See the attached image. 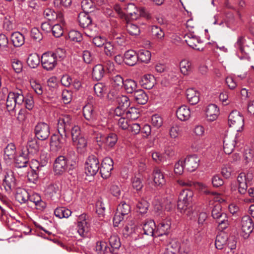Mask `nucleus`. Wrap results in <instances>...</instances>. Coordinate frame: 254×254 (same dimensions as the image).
<instances>
[{
  "instance_id": "nucleus-19",
  "label": "nucleus",
  "mask_w": 254,
  "mask_h": 254,
  "mask_svg": "<svg viewBox=\"0 0 254 254\" xmlns=\"http://www.w3.org/2000/svg\"><path fill=\"white\" fill-rule=\"evenodd\" d=\"M246 40L244 36H240L238 38L237 41L235 44V47L239 50L242 56H239L241 59L249 58V53L245 50V44Z\"/></svg>"
},
{
  "instance_id": "nucleus-20",
  "label": "nucleus",
  "mask_w": 254,
  "mask_h": 254,
  "mask_svg": "<svg viewBox=\"0 0 254 254\" xmlns=\"http://www.w3.org/2000/svg\"><path fill=\"white\" fill-rule=\"evenodd\" d=\"M66 151L65 155L64 156L69 163V170H72L77 165V155L72 148H67Z\"/></svg>"
},
{
  "instance_id": "nucleus-28",
  "label": "nucleus",
  "mask_w": 254,
  "mask_h": 254,
  "mask_svg": "<svg viewBox=\"0 0 254 254\" xmlns=\"http://www.w3.org/2000/svg\"><path fill=\"white\" fill-rule=\"evenodd\" d=\"M140 83L142 87L146 89H150L154 85L155 78L151 74L144 75L140 80Z\"/></svg>"
},
{
  "instance_id": "nucleus-6",
  "label": "nucleus",
  "mask_w": 254,
  "mask_h": 254,
  "mask_svg": "<svg viewBox=\"0 0 254 254\" xmlns=\"http://www.w3.org/2000/svg\"><path fill=\"white\" fill-rule=\"evenodd\" d=\"M99 168L100 164L98 158L94 155L89 156L85 166V172L87 176H93L95 175Z\"/></svg>"
},
{
  "instance_id": "nucleus-60",
  "label": "nucleus",
  "mask_w": 254,
  "mask_h": 254,
  "mask_svg": "<svg viewBox=\"0 0 254 254\" xmlns=\"http://www.w3.org/2000/svg\"><path fill=\"white\" fill-rule=\"evenodd\" d=\"M149 207V204L147 201L144 199H141L136 204V207L138 210V211L140 213H146Z\"/></svg>"
},
{
  "instance_id": "nucleus-35",
  "label": "nucleus",
  "mask_w": 254,
  "mask_h": 254,
  "mask_svg": "<svg viewBox=\"0 0 254 254\" xmlns=\"http://www.w3.org/2000/svg\"><path fill=\"white\" fill-rule=\"evenodd\" d=\"M123 88L127 93L132 94L137 89V83L133 79H127L124 81Z\"/></svg>"
},
{
  "instance_id": "nucleus-51",
  "label": "nucleus",
  "mask_w": 254,
  "mask_h": 254,
  "mask_svg": "<svg viewBox=\"0 0 254 254\" xmlns=\"http://www.w3.org/2000/svg\"><path fill=\"white\" fill-rule=\"evenodd\" d=\"M126 30L132 36L138 35L140 32V28L138 25L131 22H127V23Z\"/></svg>"
},
{
  "instance_id": "nucleus-24",
  "label": "nucleus",
  "mask_w": 254,
  "mask_h": 254,
  "mask_svg": "<svg viewBox=\"0 0 254 254\" xmlns=\"http://www.w3.org/2000/svg\"><path fill=\"white\" fill-rule=\"evenodd\" d=\"M156 225L153 220H146L143 223V234L149 236H155Z\"/></svg>"
},
{
  "instance_id": "nucleus-5",
  "label": "nucleus",
  "mask_w": 254,
  "mask_h": 254,
  "mask_svg": "<svg viewBox=\"0 0 254 254\" xmlns=\"http://www.w3.org/2000/svg\"><path fill=\"white\" fill-rule=\"evenodd\" d=\"M228 124L230 127L240 131L244 126V118L239 112L233 111L228 117Z\"/></svg>"
},
{
  "instance_id": "nucleus-11",
  "label": "nucleus",
  "mask_w": 254,
  "mask_h": 254,
  "mask_svg": "<svg viewBox=\"0 0 254 254\" xmlns=\"http://www.w3.org/2000/svg\"><path fill=\"white\" fill-rule=\"evenodd\" d=\"M3 185L7 192H10L15 188L16 181L14 172L12 170H7L5 171Z\"/></svg>"
},
{
  "instance_id": "nucleus-3",
  "label": "nucleus",
  "mask_w": 254,
  "mask_h": 254,
  "mask_svg": "<svg viewBox=\"0 0 254 254\" xmlns=\"http://www.w3.org/2000/svg\"><path fill=\"white\" fill-rule=\"evenodd\" d=\"M73 125V121L69 115L61 116L58 123V130L59 132H63L65 137L69 135L71 127Z\"/></svg>"
},
{
  "instance_id": "nucleus-40",
  "label": "nucleus",
  "mask_w": 254,
  "mask_h": 254,
  "mask_svg": "<svg viewBox=\"0 0 254 254\" xmlns=\"http://www.w3.org/2000/svg\"><path fill=\"white\" fill-rule=\"evenodd\" d=\"M228 238L226 234L221 233L216 236L215 240V246L217 249H223L226 246Z\"/></svg>"
},
{
  "instance_id": "nucleus-41",
  "label": "nucleus",
  "mask_w": 254,
  "mask_h": 254,
  "mask_svg": "<svg viewBox=\"0 0 254 254\" xmlns=\"http://www.w3.org/2000/svg\"><path fill=\"white\" fill-rule=\"evenodd\" d=\"M215 221L218 224V229L221 231L227 229L230 225V221L226 213L217 219Z\"/></svg>"
},
{
  "instance_id": "nucleus-36",
  "label": "nucleus",
  "mask_w": 254,
  "mask_h": 254,
  "mask_svg": "<svg viewBox=\"0 0 254 254\" xmlns=\"http://www.w3.org/2000/svg\"><path fill=\"white\" fill-rule=\"evenodd\" d=\"M105 69L102 64H97L92 70V75L93 79L96 80H101L104 76Z\"/></svg>"
},
{
  "instance_id": "nucleus-2",
  "label": "nucleus",
  "mask_w": 254,
  "mask_h": 254,
  "mask_svg": "<svg viewBox=\"0 0 254 254\" xmlns=\"http://www.w3.org/2000/svg\"><path fill=\"white\" fill-rule=\"evenodd\" d=\"M61 50H56L55 52H48L44 53L41 57V64L43 67L47 70H53L57 64L56 54Z\"/></svg>"
},
{
  "instance_id": "nucleus-45",
  "label": "nucleus",
  "mask_w": 254,
  "mask_h": 254,
  "mask_svg": "<svg viewBox=\"0 0 254 254\" xmlns=\"http://www.w3.org/2000/svg\"><path fill=\"white\" fill-rule=\"evenodd\" d=\"M40 57L36 53L31 54L29 55L27 59V63L28 65L33 68H35L40 64Z\"/></svg>"
},
{
  "instance_id": "nucleus-54",
  "label": "nucleus",
  "mask_w": 254,
  "mask_h": 254,
  "mask_svg": "<svg viewBox=\"0 0 254 254\" xmlns=\"http://www.w3.org/2000/svg\"><path fill=\"white\" fill-rule=\"evenodd\" d=\"M16 198L20 203H23L28 200L29 195L25 190H20L17 193Z\"/></svg>"
},
{
  "instance_id": "nucleus-49",
  "label": "nucleus",
  "mask_w": 254,
  "mask_h": 254,
  "mask_svg": "<svg viewBox=\"0 0 254 254\" xmlns=\"http://www.w3.org/2000/svg\"><path fill=\"white\" fill-rule=\"evenodd\" d=\"M104 49L105 55L109 57H112L117 53V49L111 42H106Z\"/></svg>"
},
{
  "instance_id": "nucleus-14",
  "label": "nucleus",
  "mask_w": 254,
  "mask_h": 254,
  "mask_svg": "<svg viewBox=\"0 0 254 254\" xmlns=\"http://www.w3.org/2000/svg\"><path fill=\"white\" fill-rule=\"evenodd\" d=\"M113 164V160L110 157H105L103 160L100 171L103 178L107 179L111 176Z\"/></svg>"
},
{
  "instance_id": "nucleus-34",
  "label": "nucleus",
  "mask_w": 254,
  "mask_h": 254,
  "mask_svg": "<svg viewBox=\"0 0 254 254\" xmlns=\"http://www.w3.org/2000/svg\"><path fill=\"white\" fill-rule=\"evenodd\" d=\"M78 20L80 26L83 28L89 26L92 22V19L91 16L88 14V11L87 13H80L78 15Z\"/></svg>"
},
{
  "instance_id": "nucleus-12",
  "label": "nucleus",
  "mask_w": 254,
  "mask_h": 254,
  "mask_svg": "<svg viewBox=\"0 0 254 254\" xmlns=\"http://www.w3.org/2000/svg\"><path fill=\"white\" fill-rule=\"evenodd\" d=\"M69 169V163L64 156L61 155L57 157L54 164V171L56 174L61 175Z\"/></svg>"
},
{
  "instance_id": "nucleus-21",
  "label": "nucleus",
  "mask_w": 254,
  "mask_h": 254,
  "mask_svg": "<svg viewBox=\"0 0 254 254\" xmlns=\"http://www.w3.org/2000/svg\"><path fill=\"white\" fill-rule=\"evenodd\" d=\"M125 63L129 66L134 65L138 61L137 53L133 50H128L124 54Z\"/></svg>"
},
{
  "instance_id": "nucleus-13",
  "label": "nucleus",
  "mask_w": 254,
  "mask_h": 254,
  "mask_svg": "<svg viewBox=\"0 0 254 254\" xmlns=\"http://www.w3.org/2000/svg\"><path fill=\"white\" fill-rule=\"evenodd\" d=\"M35 133L37 138L46 140L50 135L49 126L45 123H39L35 127Z\"/></svg>"
},
{
  "instance_id": "nucleus-1",
  "label": "nucleus",
  "mask_w": 254,
  "mask_h": 254,
  "mask_svg": "<svg viewBox=\"0 0 254 254\" xmlns=\"http://www.w3.org/2000/svg\"><path fill=\"white\" fill-rule=\"evenodd\" d=\"M83 114L85 119L90 122L91 125L94 127L100 128L104 127L107 124V121H105L103 123L97 122L94 123L96 120V114L94 111L93 106L90 104L86 105L83 108Z\"/></svg>"
},
{
  "instance_id": "nucleus-8",
  "label": "nucleus",
  "mask_w": 254,
  "mask_h": 254,
  "mask_svg": "<svg viewBox=\"0 0 254 254\" xmlns=\"http://www.w3.org/2000/svg\"><path fill=\"white\" fill-rule=\"evenodd\" d=\"M66 137L64 135V133L61 132L53 134L51 137V149L54 151L60 150L66 142Z\"/></svg>"
},
{
  "instance_id": "nucleus-56",
  "label": "nucleus",
  "mask_w": 254,
  "mask_h": 254,
  "mask_svg": "<svg viewBox=\"0 0 254 254\" xmlns=\"http://www.w3.org/2000/svg\"><path fill=\"white\" fill-rule=\"evenodd\" d=\"M112 84L117 90H119L124 86V81L120 75H117L112 78Z\"/></svg>"
},
{
  "instance_id": "nucleus-7",
  "label": "nucleus",
  "mask_w": 254,
  "mask_h": 254,
  "mask_svg": "<svg viewBox=\"0 0 254 254\" xmlns=\"http://www.w3.org/2000/svg\"><path fill=\"white\" fill-rule=\"evenodd\" d=\"M193 191L189 189L182 190L180 193L178 207L182 211H185L188 208L190 202H191L193 196Z\"/></svg>"
},
{
  "instance_id": "nucleus-63",
  "label": "nucleus",
  "mask_w": 254,
  "mask_h": 254,
  "mask_svg": "<svg viewBox=\"0 0 254 254\" xmlns=\"http://www.w3.org/2000/svg\"><path fill=\"white\" fill-rule=\"evenodd\" d=\"M131 183L132 187L137 191L140 190L143 185L141 178L138 177H134L132 179Z\"/></svg>"
},
{
  "instance_id": "nucleus-10",
  "label": "nucleus",
  "mask_w": 254,
  "mask_h": 254,
  "mask_svg": "<svg viewBox=\"0 0 254 254\" xmlns=\"http://www.w3.org/2000/svg\"><path fill=\"white\" fill-rule=\"evenodd\" d=\"M184 38L187 44L192 48L199 51L203 50L202 41L199 37L194 35L193 32L186 34Z\"/></svg>"
},
{
  "instance_id": "nucleus-48",
  "label": "nucleus",
  "mask_w": 254,
  "mask_h": 254,
  "mask_svg": "<svg viewBox=\"0 0 254 254\" xmlns=\"http://www.w3.org/2000/svg\"><path fill=\"white\" fill-rule=\"evenodd\" d=\"M137 55L138 61H140L141 62L148 63L151 57V53L148 51L145 50H140Z\"/></svg>"
},
{
  "instance_id": "nucleus-46",
  "label": "nucleus",
  "mask_w": 254,
  "mask_h": 254,
  "mask_svg": "<svg viewBox=\"0 0 254 254\" xmlns=\"http://www.w3.org/2000/svg\"><path fill=\"white\" fill-rule=\"evenodd\" d=\"M54 214L57 217L59 218H68L71 214V211L64 207L57 208L54 211Z\"/></svg>"
},
{
  "instance_id": "nucleus-16",
  "label": "nucleus",
  "mask_w": 254,
  "mask_h": 254,
  "mask_svg": "<svg viewBox=\"0 0 254 254\" xmlns=\"http://www.w3.org/2000/svg\"><path fill=\"white\" fill-rule=\"evenodd\" d=\"M21 150L30 156L37 153L39 150V145L38 143L37 138H31L29 139L26 146L22 147Z\"/></svg>"
},
{
  "instance_id": "nucleus-29",
  "label": "nucleus",
  "mask_w": 254,
  "mask_h": 254,
  "mask_svg": "<svg viewBox=\"0 0 254 254\" xmlns=\"http://www.w3.org/2000/svg\"><path fill=\"white\" fill-rule=\"evenodd\" d=\"M219 110L217 106L215 104H210L207 106L206 111V115L208 120L214 121L219 115Z\"/></svg>"
},
{
  "instance_id": "nucleus-4",
  "label": "nucleus",
  "mask_w": 254,
  "mask_h": 254,
  "mask_svg": "<svg viewBox=\"0 0 254 254\" xmlns=\"http://www.w3.org/2000/svg\"><path fill=\"white\" fill-rule=\"evenodd\" d=\"M90 225L87 219L86 214L80 215L77 221V231L82 238L88 237L90 235Z\"/></svg>"
},
{
  "instance_id": "nucleus-26",
  "label": "nucleus",
  "mask_w": 254,
  "mask_h": 254,
  "mask_svg": "<svg viewBox=\"0 0 254 254\" xmlns=\"http://www.w3.org/2000/svg\"><path fill=\"white\" fill-rule=\"evenodd\" d=\"M73 144L76 146V150L79 154H84L87 151V143L86 139L83 136H80L75 141L72 140Z\"/></svg>"
},
{
  "instance_id": "nucleus-18",
  "label": "nucleus",
  "mask_w": 254,
  "mask_h": 254,
  "mask_svg": "<svg viewBox=\"0 0 254 254\" xmlns=\"http://www.w3.org/2000/svg\"><path fill=\"white\" fill-rule=\"evenodd\" d=\"M171 222L168 219L163 220L159 223L155 231V237L162 236L169 234L171 228Z\"/></svg>"
},
{
  "instance_id": "nucleus-25",
  "label": "nucleus",
  "mask_w": 254,
  "mask_h": 254,
  "mask_svg": "<svg viewBox=\"0 0 254 254\" xmlns=\"http://www.w3.org/2000/svg\"><path fill=\"white\" fill-rule=\"evenodd\" d=\"M43 15L49 21H54L58 19L61 22H63V14H58L51 8H46L43 12Z\"/></svg>"
},
{
  "instance_id": "nucleus-9",
  "label": "nucleus",
  "mask_w": 254,
  "mask_h": 254,
  "mask_svg": "<svg viewBox=\"0 0 254 254\" xmlns=\"http://www.w3.org/2000/svg\"><path fill=\"white\" fill-rule=\"evenodd\" d=\"M241 236L245 239H248L254 230L253 220L249 216H244L241 220Z\"/></svg>"
},
{
  "instance_id": "nucleus-42",
  "label": "nucleus",
  "mask_w": 254,
  "mask_h": 254,
  "mask_svg": "<svg viewBox=\"0 0 254 254\" xmlns=\"http://www.w3.org/2000/svg\"><path fill=\"white\" fill-rule=\"evenodd\" d=\"M180 185L182 186H186L192 187H193L196 189L202 190L205 188V185L201 183L193 182L188 180H181L178 181Z\"/></svg>"
},
{
  "instance_id": "nucleus-57",
  "label": "nucleus",
  "mask_w": 254,
  "mask_h": 254,
  "mask_svg": "<svg viewBox=\"0 0 254 254\" xmlns=\"http://www.w3.org/2000/svg\"><path fill=\"white\" fill-rule=\"evenodd\" d=\"M95 250L98 254H104L105 253L108 252L109 247L105 242L99 241L96 243Z\"/></svg>"
},
{
  "instance_id": "nucleus-50",
  "label": "nucleus",
  "mask_w": 254,
  "mask_h": 254,
  "mask_svg": "<svg viewBox=\"0 0 254 254\" xmlns=\"http://www.w3.org/2000/svg\"><path fill=\"white\" fill-rule=\"evenodd\" d=\"M117 211L122 216L128 215L130 212V206L124 201H122L118 205Z\"/></svg>"
},
{
  "instance_id": "nucleus-62",
  "label": "nucleus",
  "mask_w": 254,
  "mask_h": 254,
  "mask_svg": "<svg viewBox=\"0 0 254 254\" xmlns=\"http://www.w3.org/2000/svg\"><path fill=\"white\" fill-rule=\"evenodd\" d=\"M70 131L71 132L72 140H74L76 141L77 138L82 136L81 135L80 128L78 126L73 125L71 127Z\"/></svg>"
},
{
  "instance_id": "nucleus-52",
  "label": "nucleus",
  "mask_w": 254,
  "mask_h": 254,
  "mask_svg": "<svg viewBox=\"0 0 254 254\" xmlns=\"http://www.w3.org/2000/svg\"><path fill=\"white\" fill-rule=\"evenodd\" d=\"M225 213L222 210V205L219 203L215 204L211 210V216L215 220Z\"/></svg>"
},
{
  "instance_id": "nucleus-30",
  "label": "nucleus",
  "mask_w": 254,
  "mask_h": 254,
  "mask_svg": "<svg viewBox=\"0 0 254 254\" xmlns=\"http://www.w3.org/2000/svg\"><path fill=\"white\" fill-rule=\"evenodd\" d=\"M46 194L52 200L58 198L59 196V188L57 185L51 184L48 186L46 190Z\"/></svg>"
},
{
  "instance_id": "nucleus-32",
  "label": "nucleus",
  "mask_w": 254,
  "mask_h": 254,
  "mask_svg": "<svg viewBox=\"0 0 254 254\" xmlns=\"http://www.w3.org/2000/svg\"><path fill=\"white\" fill-rule=\"evenodd\" d=\"M186 96L188 101L191 105L197 104L199 100V93L193 88L187 90Z\"/></svg>"
},
{
  "instance_id": "nucleus-53",
  "label": "nucleus",
  "mask_w": 254,
  "mask_h": 254,
  "mask_svg": "<svg viewBox=\"0 0 254 254\" xmlns=\"http://www.w3.org/2000/svg\"><path fill=\"white\" fill-rule=\"evenodd\" d=\"M139 117V112L137 108L131 107L126 112V117L128 119L135 120Z\"/></svg>"
},
{
  "instance_id": "nucleus-55",
  "label": "nucleus",
  "mask_w": 254,
  "mask_h": 254,
  "mask_svg": "<svg viewBox=\"0 0 254 254\" xmlns=\"http://www.w3.org/2000/svg\"><path fill=\"white\" fill-rule=\"evenodd\" d=\"M11 93H12V95L14 96V99L17 105V108H19V106L24 102L25 97L24 96L21 90H19L17 92H11Z\"/></svg>"
},
{
  "instance_id": "nucleus-38",
  "label": "nucleus",
  "mask_w": 254,
  "mask_h": 254,
  "mask_svg": "<svg viewBox=\"0 0 254 254\" xmlns=\"http://www.w3.org/2000/svg\"><path fill=\"white\" fill-rule=\"evenodd\" d=\"M11 40L15 47H21L25 42L24 36L19 32H15L11 34Z\"/></svg>"
},
{
  "instance_id": "nucleus-47",
  "label": "nucleus",
  "mask_w": 254,
  "mask_h": 254,
  "mask_svg": "<svg viewBox=\"0 0 254 254\" xmlns=\"http://www.w3.org/2000/svg\"><path fill=\"white\" fill-rule=\"evenodd\" d=\"M94 90L97 96L102 97L106 94L107 87L104 83L98 82L95 84Z\"/></svg>"
},
{
  "instance_id": "nucleus-31",
  "label": "nucleus",
  "mask_w": 254,
  "mask_h": 254,
  "mask_svg": "<svg viewBox=\"0 0 254 254\" xmlns=\"http://www.w3.org/2000/svg\"><path fill=\"white\" fill-rule=\"evenodd\" d=\"M118 141V136L114 133H110L106 136L102 137V141L108 149L113 148Z\"/></svg>"
},
{
  "instance_id": "nucleus-43",
  "label": "nucleus",
  "mask_w": 254,
  "mask_h": 254,
  "mask_svg": "<svg viewBox=\"0 0 254 254\" xmlns=\"http://www.w3.org/2000/svg\"><path fill=\"white\" fill-rule=\"evenodd\" d=\"M181 72L184 75H188L192 72L191 63L186 60H182L180 63Z\"/></svg>"
},
{
  "instance_id": "nucleus-23",
  "label": "nucleus",
  "mask_w": 254,
  "mask_h": 254,
  "mask_svg": "<svg viewBox=\"0 0 254 254\" xmlns=\"http://www.w3.org/2000/svg\"><path fill=\"white\" fill-rule=\"evenodd\" d=\"M25 153L21 150L19 155L14 158L15 166L17 168H21L27 167L30 156Z\"/></svg>"
},
{
  "instance_id": "nucleus-59",
  "label": "nucleus",
  "mask_w": 254,
  "mask_h": 254,
  "mask_svg": "<svg viewBox=\"0 0 254 254\" xmlns=\"http://www.w3.org/2000/svg\"><path fill=\"white\" fill-rule=\"evenodd\" d=\"M68 38L70 41L79 42L82 40L81 34L78 31L72 30L68 33Z\"/></svg>"
},
{
  "instance_id": "nucleus-17",
  "label": "nucleus",
  "mask_w": 254,
  "mask_h": 254,
  "mask_svg": "<svg viewBox=\"0 0 254 254\" xmlns=\"http://www.w3.org/2000/svg\"><path fill=\"white\" fill-rule=\"evenodd\" d=\"M236 136L226 135L223 140V149L226 154H230L236 144Z\"/></svg>"
},
{
  "instance_id": "nucleus-58",
  "label": "nucleus",
  "mask_w": 254,
  "mask_h": 254,
  "mask_svg": "<svg viewBox=\"0 0 254 254\" xmlns=\"http://www.w3.org/2000/svg\"><path fill=\"white\" fill-rule=\"evenodd\" d=\"M117 102L118 106H121V107L125 109H127L130 105L129 99L128 97L126 95H122L118 97Z\"/></svg>"
},
{
  "instance_id": "nucleus-37",
  "label": "nucleus",
  "mask_w": 254,
  "mask_h": 254,
  "mask_svg": "<svg viewBox=\"0 0 254 254\" xmlns=\"http://www.w3.org/2000/svg\"><path fill=\"white\" fill-rule=\"evenodd\" d=\"M133 97L136 102L139 104L144 105L148 101V98L147 94L142 89H137L133 93Z\"/></svg>"
},
{
  "instance_id": "nucleus-64",
  "label": "nucleus",
  "mask_w": 254,
  "mask_h": 254,
  "mask_svg": "<svg viewBox=\"0 0 254 254\" xmlns=\"http://www.w3.org/2000/svg\"><path fill=\"white\" fill-rule=\"evenodd\" d=\"M11 64L12 67L16 73H18L22 71L23 65L20 60L14 59L12 60Z\"/></svg>"
},
{
  "instance_id": "nucleus-15",
  "label": "nucleus",
  "mask_w": 254,
  "mask_h": 254,
  "mask_svg": "<svg viewBox=\"0 0 254 254\" xmlns=\"http://www.w3.org/2000/svg\"><path fill=\"white\" fill-rule=\"evenodd\" d=\"M185 169L189 172L194 171L199 166L200 159L196 155L187 156L184 160Z\"/></svg>"
},
{
  "instance_id": "nucleus-33",
  "label": "nucleus",
  "mask_w": 254,
  "mask_h": 254,
  "mask_svg": "<svg viewBox=\"0 0 254 254\" xmlns=\"http://www.w3.org/2000/svg\"><path fill=\"white\" fill-rule=\"evenodd\" d=\"M109 244L111 248H109V251L113 254H116L117 251L121 247V244L119 238L116 235H113L109 238Z\"/></svg>"
},
{
  "instance_id": "nucleus-39",
  "label": "nucleus",
  "mask_w": 254,
  "mask_h": 254,
  "mask_svg": "<svg viewBox=\"0 0 254 254\" xmlns=\"http://www.w3.org/2000/svg\"><path fill=\"white\" fill-rule=\"evenodd\" d=\"M16 147L13 143L7 144L4 150V158L5 160H11L15 158Z\"/></svg>"
},
{
  "instance_id": "nucleus-61",
  "label": "nucleus",
  "mask_w": 254,
  "mask_h": 254,
  "mask_svg": "<svg viewBox=\"0 0 254 254\" xmlns=\"http://www.w3.org/2000/svg\"><path fill=\"white\" fill-rule=\"evenodd\" d=\"M151 123L154 127L158 128L162 126L163 120L158 115L155 114L152 116Z\"/></svg>"
},
{
  "instance_id": "nucleus-22",
  "label": "nucleus",
  "mask_w": 254,
  "mask_h": 254,
  "mask_svg": "<svg viewBox=\"0 0 254 254\" xmlns=\"http://www.w3.org/2000/svg\"><path fill=\"white\" fill-rule=\"evenodd\" d=\"M153 182L156 186L162 187L165 184L166 180L164 173L158 168H155L153 171Z\"/></svg>"
},
{
  "instance_id": "nucleus-44",
  "label": "nucleus",
  "mask_w": 254,
  "mask_h": 254,
  "mask_svg": "<svg viewBox=\"0 0 254 254\" xmlns=\"http://www.w3.org/2000/svg\"><path fill=\"white\" fill-rule=\"evenodd\" d=\"M6 105V109L8 112L11 114L15 113V110L17 108V105L14 99V96L12 95L11 92L8 95Z\"/></svg>"
},
{
  "instance_id": "nucleus-27",
  "label": "nucleus",
  "mask_w": 254,
  "mask_h": 254,
  "mask_svg": "<svg viewBox=\"0 0 254 254\" xmlns=\"http://www.w3.org/2000/svg\"><path fill=\"white\" fill-rule=\"evenodd\" d=\"M176 116L181 121H185L188 120L190 116V108L185 105L180 107L176 111Z\"/></svg>"
}]
</instances>
